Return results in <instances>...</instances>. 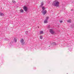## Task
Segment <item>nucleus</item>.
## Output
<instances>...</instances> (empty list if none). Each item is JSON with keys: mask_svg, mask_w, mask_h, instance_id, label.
Here are the masks:
<instances>
[{"mask_svg": "<svg viewBox=\"0 0 74 74\" xmlns=\"http://www.w3.org/2000/svg\"><path fill=\"white\" fill-rule=\"evenodd\" d=\"M23 9L26 12H27V7L25 6H24L23 7Z\"/></svg>", "mask_w": 74, "mask_h": 74, "instance_id": "2", "label": "nucleus"}, {"mask_svg": "<svg viewBox=\"0 0 74 74\" xmlns=\"http://www.w3.org/2000/svg\"><path fill=\"white\" fill-rule=\"evenodd\" d=\"M43 5H44V3H43V2H41V4L40 5V7H42V6H43Z\"/></svg>", "mask_w": 74, "mask_h": 74, "instance_id": "7", "label": "nucleus"}, {"mask_svg": "<svg viewBox=\"0 0 74 74\" xmlns=\"http://www.w3.org/2000/svg\"><path fill=\"white\" fill-rule=\"evenodd\" d=\"M20 12H21L22 13H23V10H22V9H21L20 10Z\"/></svg>", "mask_w": 74, "mask_h": 74, "instance_id": "12", "label": "nucleus"}, {"mask_svg": "<svg viewBox=\"0 0 74 74\" xmlns=\"http://www.w3.org/2000/svg\"><path fill=\"white\" fill-rule=\"evenodd\" d=\"M14 40L15 42H16V41H17V39H16L15 38H14Z\"/></svg>", "mask_w": 74, "mask_h": 74, "instance_id": "15", "label": "nucleus"}, {"mask_svg": "<svg viewBox=\"0 0 74 74\" xmlns=\"http://www.w3.org/2000/svg\"><path fill=\"white\" fill-rule=\"evenodd\" d=\"M67 22L69 23H71V20H68L67 21Z\"/></svg>", "mask_w": 74, "mask_h": 74, "instance_id": "10", "label": "nucleus"}, {"mask_svg": "<svg viewBox=\"0 0 74 74\" xmlns=\"http://www.w3.org/2000/svg\"><path fill=\"white\" fill-rule=\"evenodd\" d=\"M24 41V40H23V39H21V40H20V42L22 44H25V43L23 42Z\"/></svg>", "mask_w": 74, "mask_h": 74, "instance_id": "4", "label": "nucleus"}, {"mask_svg": "<svg viewBox=\"0 0 74 74\" xmlns=\"http://www.w3.org/2000/svg\"><path fill=\"white\" fill-rule=\"evenodd\" d=\"M71 11H73V10H71Z\"/></svg>", "mask_w": 74, "mask_h": 74, "instance_id": "19", "label": "nucleus"}, {"mask_svg": "<svg viewBox=\"0 0 74 74\" xmlns=\"http://www.w3.org/2000/svg\"><path fill=\"white\" fill-rule=\"evenodd\" d=\"M51 45H52V43H51Z\"/></svg>", "mask_w": 74, "mask_h": 74, "instance_id": "20", "label": "nucleus"}, {"mask_svg": "<svg viewBox=\"0 0 74 74\" xmlns=\"http://www.w3.org/2000/svg\"><path fill=\"white\" fill-rule=\"evenodd\" d=\"M40 38L42 40V36H40Z\"/></svg>", "mask_w": 74, "mask_h": 74, "instance_id": "16", "label": "nucleus"}, {"mask_svg": "<svg viewBox=\"0 0 74 74\" xmlns=\"http://www.w3.org/2000/svg\"><path fill=\"white\" fill-rule=\"evenodd\" d=\"M12 3H16V1H12Z\"/></svg>", "mask_w": 74, "mask_h": 74, "instance_id": "17", "label": "nucleus"}, {"mask_svg": "<svg viewBox=\"0 0 74 74\" xmlns=\"http://www.w3.org/2000/svg\"><path fill=\"white\" fill-rule=\"evenodd\" d=\"M48 19H49V17H46V19L45 20L48 21Z\"/></svg>", "mask_w": 74, "mask_h": 74, "instance_id": "14", "label": "nucleus"}, {"mask_svg": "<svg viewBox=\"0 0 74 74\" xmlns=\"http://www.w3.org/2000/svg\"><path fill=\"white\" fill-rule=\"evenodd\" d=\"M40 34H43V31H41L40 32Z\"/></svg>", "mask_w": 74, "mask_h": 74, "instance_id": "13", "label": "nucleus"}, {"mask_svg": "<svg viewBox=\"0 0 74 74\" xmlns=\"http://www.w3.org/2000/svg\"><path fill=\"white\" fill-rule=\"evenodd\" d=\"M60 23H62V22H63V21H61L60 22Z\"/></svg>", "mask_w": 74, "mask_h": 74, "instance_id": "18", "label": "nucleus"}, {"mask_svg": "<svg viewBox=\"0 0 74 74\" xmlns=\"http://www.w3.org/2000/svg\"><path fill=\"white\" fill-rule=\"evenodd\" d=\"M4 14L3 13H2L1 12H0V16H4Z\"/></svg>", "mask_w": 74, "mask_h": 74, "instance_id": "9", "label": "nucleus"}, {"mask_svg": "<svg viewBox=\"0 0 74 74\" xmlns=\"http://www.w3.org/2000/svg\"><path fill=\"white\" fill-rule=\"evenodd\" d=\"M43 14L44 15L46 14V13H47V11L46 10H44V11H43V12H42Z\"/></svg>", "mask_w": 74, "mask_h": 74, "instance_id": "5", "label": "nucleus"}, {"mask_svg": "<svg viewBox=\"0 0 74 74\" xmlns=\"http://www.w3.org/2000/svg\"><path fill=\"white\" fill-rule=\"evenodd\" d=\"M52 45H56V44L55 42H53L52 43Z\"/></svg>", "mask_w": 74, "mask_h": 74, "instance_id": "11", "label": "nucleus"}, {"mask_svg": "<svg viewBox=\"0 0 74 74\" xmlns=\"http://www.w3.org/2000/svg\"><path fill=\"white\" fill-rule=\"evenodd\" d=\"M59 2H56V1H55L53 2L52 5H54V6H56V7H59Z\"/></svg>", "mask_w": 74, "mask_h": 74, "instance_id": "1", "label": "nucleus"}, {"mask_svg": "<svg viewBox=\"0 0 74 74\" xmlns=\"http://www.w3.org/2000/svg\"><path fill=\"white\" fill-rule=\"evenodd\" d=\"M50 32L52 34H54V33H55V32L52 30V29H50Z\"/></svg>", "mask_w": 74, "mask_h": 74, "instance_id": "3", "label": "nucleus"}, {"mask_svg": "<svg viewBox=\"0 0 74 74\" xmlns=\"http://www.w3.org/2000/svg\"><path fill=\"white\" fill-rule=\"evenodd\" d=\"M42 7V12L44 11H45V8L44 7Z\"/></svg>", "mask_w": 74, "mask_h": 74, "instance_id": "6", "label": "nucleus"}, {"mask_svg": "<svg viewBox=\"0 0 74 74\" xmlns=\"http://www.w3.org/2000/svg\"><path fill=\"white\" fill-rule=\"evenodd\" d=\"M44 23H48V20H45L44 21Z\"/></svg>", "mask_w": 74, "mask_h": 74, "instance_id": "8", "label": "nucleus"}]
</instances>
